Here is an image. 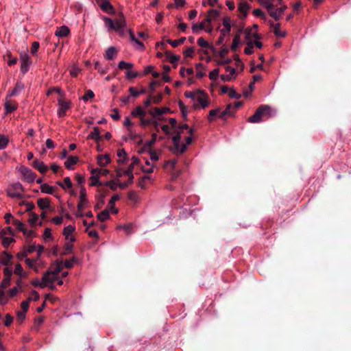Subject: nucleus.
Masks as SVG:
<instances>
[{
    "instance_id": "58836bf2",
    "label": "nucleus",
    "mask_w": 351,
    "mask_h": 351,
    "mask_svg": "<svg viewBox=\"0 0 351 351\" xmlns=\"http://www.w3.org/2000/svg\"><path fill=\"white\" fill-rule=\"evenodd\" d=\"M239 44H240V36H239V34H236L233 38L232 43L231 45L232 50L237 51Z\"/></svg>"
},
{
    "instance_id": "393cba45",
    "label": "nucleus",
    "mask_w": 351,
    "mask_h": 351,
    "mask_svg": "<svg viewBox=\"0 0 351 351\" xmlns=\"http://www.w3.org/2000/svg\"><path fill=\"white\" fill-rule=\"evenodd\" d=\"M87 138H90L95 141L96 142H98L101 138L99 128L98 127H94L93 131L91 132V133L88 136Z\"/></svg>"
},
{
    "instance_id": "c03bdc74",
    "label": "nucleus",
    "mask_w": 351,
    "mask_h": 351,
    "mask_svg": "<svg viewBox=\"0 0 351 351\" xmlns=\"http://www.w3.org/2000/svg\"><path fill=\"white\" fill-rule=\"evenodd\" d=\"M156 139H157V134L156 133H153L152 134V138L145 143V147H149V149H151L152 147L156 142Z\"/></svg>"
},
{
    "instance_id": "0eeeda50",
    "label": "nucleus",
    "mask_w": 351,
    "mask_h": 351,
    "mask_svg": "<svg viewBox=\"0 0 351 351\" xmlns=\"http://www.w3.org/2000/svg\"><path fill=\"white\" fill-rule=\"evenodd\" d=\"M115 23L117 25V32L123 36L124 34V28L126 25L125 16L123 13H119L117 19H115Z\"/></svg>"
},
{
    "instance_id": "2eb2a0df",
    "label": "nucleus",
    "mask_w": 351,
    "mask_h": 351,
    "mask_svg": "<svg viewBox=\"0 0 351 351\" xmlns=\"http://www.w3.org/2000/svg\"><path fill=\"white\" fill-rule=\"evenodd\" d=\"M25 88V85L21 82L19 81L16 82L13 90L8 95L7 97H14L20 93Z\"/></svg>"
},
{
    "instance_id": "a18cd8bd",
    "label": "nucleus",
    "mask_w": 351,
    "mask_h": 351,
    "mask_svg": "<svg viewBox=\"0 0 351 351\" xmlns=\"http://www.w3.org/2000/svg\"><path fill=\"white\" fill-rule=\"evenodd\" d=\"M2 238V245L4 247L8 248L10 243H14L16 241L14 238L12 237H1Z\"/></svg>"
},
{
    "instance_id": "c756f323",
    "label": "nucleus",
    "mask_w": 351,
    "mask_h": 351,
    "mask_svg": "<svg viewBox=\"0 0 351 351\" xmlns=\"http://www.w3.org/2000/svg\"><path fill=\"white\" fill-rule=\"evenodd\" d=\"M119 199V195H114L111 197V199L109 202L110 209L114 214H117L118 213V210L117 208H115L114 206H115V202Z\"/></svg>"
},
{
    "instance_id": "8fccbe9b",
    "label": "nucleus",
    "mask_w": 351,
    "mask_h": 351,
    "mask_svg": "<svg viewBox=\"0 0 351 351\" xmlns=\"http://www.w3.org/2000/svg\"><path fill=\"white\" fill-rule=\"evenodd\" d=\"M8 58V64L9 66H12L16 64L18 59L16 57H13L10 53L7 54Z\"/></svg>"
},
{
    "instance_id": "864d4df0",
    "label": "nucleus",
    "mask_w": 351,
    "mask_h": 351,
    "mask_svg": "<svg viewBox=\"0 0 351 351\" xmlns=\"http://www.w3.org/2000/svg\"><path fill=\"white\" fill-rule=\"evenodd\" d=\"M99 175L91 176L90 179L92 182L90 183V186H101L102 184L99 180Z\"/></svg>"
},
{
    "instance_id": "69168bd1",
    "label": "nucleus",
    "mask_w": 351,
    "mask_h": 351,
    "mask_svg": "<svg viewBox=\"0 0 351 351\" xmlns=\"http://www.w3.org/2000/svg\"><path fill=\"white\" fill-rule=\"evenodd\" d=\"M253 14L257 17L261 18L262 19L266 20V16L265 13L260 9L254 10Z\"/></svg>"
},
{
    "instance_id": "72a5a7b5",
    "label": "nucleus",
    "mask_w": 351,
    "mask_h": 351,
    "mask_svg": "<svg viewBox=\"0 0 351 351\" xmlns=\"http://www.w3.org/2000/svg\"><path fill=\"white\" fill-rule=\"evenodd\" d=\"M134 170L133 165H129L128 169L124 171V174L128 176V183H132L134 180V176L132 174V171Z\"/></svg>"
},
{
    "instance_id": "c85d7f7f",
    "label": "nucleus",
    "mask_w": 351,
    "mask_h": 351,
    "mask_svg": "<svg viewBox=\"0 0 351 351\" xmlns=\"http://www.w3.org/2000/svg\"><path fill=\"white\" fill-rule=\"evenodd\" d=\"M169 110H170V109L169 108H154V112L149 111V114L153 117H154L156 115H158V116L162 115L163 114L166 113L167 112H169Z\"/></svg>"
},
{
    "instance_id": "603ef678",
    "label": "nucleus",
    "mask_w": 351,
    "mask_h": 351,
    "mask_svg": "<svg viewBox=\"0 0 351 351\" xmlns=\"http://www.w3.org/2000/svg\"><path fill=\"white\" fill-rule=\"evenodd\" d=\"M38 219V215L34 213H30V217L28 220L31 226H34Z\"/></svg>"
},
{
    "instance_id": "aec40b11",
    "label": "nucleus",
    "mask_w": 351,
    "mask_h": 351,
    "mask_svg": "<svg viewBox=\"0 0 351 351\" xmlns=\"http://www.w3.org/2000/svg\"><path fill=\"white\" fill-rule=\"evenodd\" d=\"M97 163L101 167H105L108 163L110 162V158L109 155L106 154L104 156L103 155H98L97 156Z\"/></svg>"
},
{
    "instance_id": "052dcab7",
    "label": "nucleus",
    "mask_w": 351,
    "mask_h": 351,
    "mask_svg": "<svg viewBox=\"0 0 351 351\" xmlns=\"http://www.w3.org/2000/svg\"><path fill=\"white\" fill-rule=\"evenodd\" d=\"M152 123V119H145V117H142L141 118H140V125L142 127H146L149 125H151Z\"/></svg>"
},
{
    "instance_id": "774afa93",
    "label": "nucleus",
    "mask_w": 351,
    "mask_h": 351,
    "mask_svg": "<svg viewBox=\"0 0 351 351\" xmlns=\"http://www.w3.org/2000/svg\"><path fill=\"white\" fill-rule=\"evenodd\" d=\"M104 185L110 187L112 191H116L117 186H119V183L117 184L114 180H110L106 182Z\"/></svg>"
},
{
    "instance_id": "49530a36",
    "label": "nucleus",
    "mask_w": 351,
    "mask_h": 351,
    "mask_svg": "<svg viewBox=\"0 0 351 351\" xmlns=\"http://www.w3.org/2000/svg\"><path fill=\"white\" fill-rule=\"evenodd\" d=\"M219 112H220L219 108L210 110L208 117V121L210 122L213 121L215 119L214 117L218 114Z\"/></svg>"
},
{
    "instance_id": "5701e85b",
    "label": "nucleus",
    "mask_w": 351,
    "mask_h": 351,
    "mask_svg": "<svg viewBox=\"0 0 351 351\" xmlns=\"http://www.w3.org/2000/svg\"><path fill=\"white\" fill-rule=\"evenodd\" d=\"M17 106H18L17 103H16V102H12V101H7L5 103V112H6L7 114L12 113V112H14V110H16Z\"/></svg>"
},
{
    "instance_id": "9d476101",
    "label": "nucleus",
    "mask_w": 351,
    "mask_h": 351,
    "mask_svg": "<svg viewBox=\"0 0 351 351\" xmlns=\"http://www.w3.org/2000/svg\"><path fill=\"white\" fill-rule=\"evenodd\" d=\"M197 100L203 108L208 106V97L204 90H199L197 92Z\"/></svg>"
},
{
    "instance_id": "79ce46f5",
    "label": "nucleus",
    "mask_w": 351,
    "mask_h": 351,
    "mask_svg": "<svg viewBox=\"0 0 351 351\" xmlns=\"http://www.w3.org/2000/svg\"><path fill=\"white\" fill-rule=\"evenodd\" d=\"M244 52L247 55H250L254 53V44L252 40L247 43V47L244 49Z\"/></svg>"
},
{
    "instance_id": "5fc2aeb1",
    "label": "nucleus",
    "mask_w": 351,
    "mask_h": 351,
    "mask_svg": "<svg viewBox=\"0 0 351 351\" xmlns=\"http://www.w3.org/2000/svg\"><path fill=\"white\" fill-rule=\"evenodd\" d=\"M138 75V72L129 70L126 72L125 76L128 80H131L137 77Z\"/></svg>"
},
{
    "instance_id": "e2e57ef3",
    "label": "nucleus",
    "mask_w": 351,
    "mask_h": 351,
    "mask_svg": "<svg viewBox=\"0 0 351 351\" xmlns=\"http://www.w3.org/2000/svg\"><path fill=\"white\" fill-rule=\"evenodd\" d=\"M20 205H25L26 211L29 212L35 208V205L33 202H24L20 203Z\"/></svg>"
},
{
    "instance_id": "b1692460",
    "label": "nucleus",
    "mask_w": 351,
    "mask_h": 351,
    "mask_svg": "<svg viewBox=\"0 0 351 351\" xmlns=\"http://www.w3.org/2000/svg\"><path fill=\"white\" fill-rule=\"evenodd\" d=\"M38 206L42 209H46L49 207L50 205V199L47 197L46 198H39L37 201Z\"/></svg>"
},
{
    "instance_id": "6e6552de",
    "label": "nucleus",
    "mask_w": 351,
    "mask_h": 351,
    "mask_svg": "<svg viewBox=\"0 0 351 351\" xmlns=\"http://www.w3.org/2000/svg\"><path fill=\"white\" fill-rule=\"evenodd\" d=\"M58 275L53 274L51 271H46L42 278V284L40 285V288H43L49 283H53L58 278Z\"/></svg>"
},
{
    "instance_id": "1a4fd4ad",
    "label": "nucleus",
    "mask_w": 351,
    "mask_h": 351,
    "mask_svg": "<svg viewBox=\"0 0 351 351\" xmlns=\"http://www.w3.org/2000/svg\"><path fill=\"white\" fill-rule=\"evenodd\" d=\"M58 102L59 105L58 115L59 117H63L66 115V110L71 108V102L62 99H58Z\"/></svg>"
},
{
    "instance_id": "f3484780",
    "label": "nucleus",
    "mask_w": 351,
    "mask_h": 351,
    "mask_svg": "<svg viewBox=\"0 0 351 351\" xmlns=\"http://www.w3.org/2000/svg\"><path fill=\"white\" fill-rule=\"evenodd\" d=\"M69 34H70V29L66 25H63L60 27H57L56 32H55V35L58 37H66Z\"/></svg>"
},
{
    "instance_id": "f03ea898",
    "label": "nucleus",
    "mask_w": 351,
    "mask_h": 351,
    "mask_svg": "<svg viewBox=\"0 0 351 351\" xmlns=\"http://www.w3.org/2000/svg\"><path fill=\"white\" fill-rule=\"evenodd\" d=\"M24 189L20 182L13 184L7 191L8 195L12 198L22 199L23 195L20 191H23Z\"/></svg>"
},
{
    "instance_id": "f704fd0d",
    "label": "nucleus",
    "mask_w": 351,
    "mask_h": 351,
    "mask_svg": "<svg viewBox=\"0 0 351 351\" xmlns=\"http://www.w3.org/2000/svg\"><path fill=\"white\" fill-rule=\"evenodd\" d=\"M185 40H186V38L182 37L178 40H174L168 39V40H167V43H168L169 45H171L173 47H177L178 45L183 44Z\"/></svg>"
},
{
    "instance_id": "a878e982",
    "label": "nucleus",
    "mask_w": 351,
    "mask_h": 351,
    "mask_svg": "<svg viewBox=\"0 0 351 351\" xmlns=\"http://www.w3.org/2000/svg\"><path fill=\"white\" fill-rule=\"evenodd\" d=\"M53 268V270H50L53 274H56L58 276L60 272L63 269V263L62 261H57L54 265L51 266V268Z\"/></svg>"
},
{
    "instance_id": "dca6fc26",
    "label": "nucleus",
    "mask_w": 351,
    "mask_h": 351,
    "mask_svg": "<svg viewBox=\"0 0 351 351\" xmlns=\"http://www.w3.org/2000/svg\"><path fill=\"white\" fill-rule=\"evenodd\" d=\"M32 166L41 173H45L48 171L47 166L38 160H35L32 162Z\"/></svg>"
},
{
    "instance_id": "e433bc0d",
    "label": "nucleus",
    "mask_w": 351,
    "mask_h": 351,
    "mask_svg": "<svg viewBox=\"0 0 351 351\" xmlns=\"http://www.w3.org/2000/svg\"><path fill=\"white\" fill-rule=\"evenodd\" d=\"M104 21H105L106 25H108L110 29L117 32V25L115 21L114 22L112 19L106 16L104 17Z\"/></svg>"
},
{
    "instance_id": "7c9ffc66",
    "label": "nucleus",
    "mask_w": 351,
    "mask_h": 351,
    "mask_svg": "<svg viewBox=\"0 0 351 351\" xmlns=\"http://www.w3.org/2000/svg\"><path fill=\"white\" fill-rule=\"evenodd\" d=\"M73 252V245L71 244V243L69 241V242H66L64 245V250L62 252L60 253V256H66V255H68L71 253H72Z\"/></svg>"
},
{
    "instance_id": "473e14b6",
    "label": "nucleus",
    "mask_w": 351,
    "mask_h": 351,
    "mask_svg": "<svg viewBox=\"0 0 351 351\" xmlns=\"http://www.w3.org/2000/svg\"><path fill=\"white\" fill-rule=\"evenodd\" d=\"M40 190L42 193L52 195L53 194L55 188L48 185L47 184H43L40 186Z\"/></svg>"
},
{
    "instance_id": "4d7b16f0",
    "label": "nucleus",
    "mask_w": 351,
    "mask_h": 351,
    "mask_svg": "<svg viewBox=\"0 0 351 351\" xmlns=\"http://www.w3.org/2000/svg\"><path fill=\"white\" fill-rule=\"evenodd\" d=\"M77 262V258L73 257L71 260H66L64 263V265L66 269H71L73 266V263Z\"/></svg>"
},
{
    "instance_id": "4be33fe9",
    "label": "nucleus",
    "mask_w": 351,
    "mask_h": 351,
    "mask_svg": "<svg viewBox=\"0 0 351 351\" xmlns=\"http://www.w3.org/2000/svg\"><path fill=\"white\" fill-rule=\"evenodd\" d=\"M117 53V51L115 47H110L106 49L104 57L107 60H113Z\"/></svg>"
},
{
    "instance_id": "4c0bfd02",
    "label": "nucleus",
    "mask_w": 351,
    "mask_h": 351,
    "mask_svg": "<svg viewBox=\"0 0 351 351\" xmlns=\"http://www.w3.org/2000/svg\"><path fill=\"white\" fill-rule=\"evenodd\" d=\"M134 66V64L130 62H126L123 60L121 61L119 63L118 68L121 70L127 69L128 71L130 70Z\"/></svg>"
},
{
    "instance_id": "6e6d98bb",
    "label": "nucleus",
    "mask_w": 351,
    "mask_h": 351,
    "mask_svg": "<svg viewBox=\"0 0 351 351\" xmlns=\"http://www.w3.org/2000/svg\"><path fill=\"white\" fill-rule=\"evenodd\" d=\"M204 29V22H202L199 24H193L192 26V30L193 33L197 34L199 29Z\"/></svg>"
},
{
    "instance_id": "c9c22d12",
    "label": "nucleus",
    "mask_w": 351,
    "mask_h": 351,
    "mask_svg": "<svg viewBox=\"0 0 351 351\" xmlns=\"http://www.w3.org/2000/svg\"><path fill=\"white\" fill-rule=\"evenodd\" d=\"M110 218L109 211L107 209L104 210L97 215V219L101 221H104Z\"/></svg>"
},
{
    "instance_id": "3c124183",
    "label": "nucleus",
    "mask_w": 351,
    "mask_h": 351,
    "mask_svg": "<svg viewBox=\"0 0 351 351\" xmlns=\"http://www.w3.org/2000/svg\"><path fill=\"white\" fill-rule=\"evenodd\" d=\"M173 143V146L170 148V151L174 154L179 155L180 151V143Z\"/></svg>"
},
{
    "instance_id": "ea45409f",
    "label": "nucleus",
    "mask_w": 351,
    "mask_h": 351,
    "mask_svg": "<svg viewBox=\"0 0 351 351\" xmlns=\"http://www.w3.org/2000/svg\"><path fill=\"white\" fill-rule=\"evenodd\" d=\"M129 34L130 39L132 41H134L141 47V49H144L145 46L143 43L135 37L134 34L131 29H129Z\"/></svg>"
},
{
    "instance_id": "0e129e2a",
    "label": "nucleus",
    "mask_w": 351,
    "mask_h": 351,
    "mask_svg": "<svg viewBox=\"0 0 351 351\" xmlns=\"http://www.w3.org/2000/svg\"><path fill=\"white\" fill-rule=\"evenodd\" d=\"M25 313L23 311H19L16 312V319L19 324H21L25 318Z\"/></svg>"
},
{
    "instance_id": "2f4dec72",
    "label": "nucleus",
    "mask_w": 351,
    "mask_h": 351,
    "mask_svg": "<svg viewBox=\"0 0 351 351\" xmlns=\"http://www.w3.org/2000/svg\"><path fill=\"white\" fill-rule=\"evenodd\" d=\"M232 107V106L231 104H228L226 109L219 114V117L223 120H225L226 116L232 115V112L231 111Z\"/></svg>"
},
{
    "instance_id": "7ed1b4c3",
    "label": "nucleus",
    "mask_w": 351,
    "mask_h": 351,
    "mask_svg": "<svg viewBox=\"0 0 351 351\" xmlns=\"http://www.w3.org/2000/svg\"><path fill=\"white\" fill-rule=\"evenodd\" d=\"M88 202L86 198V189L84 186H82L80 191V200L77 204V210H78L79 213L76 215L77 217H82L84 216L82 211L84 209V208L86 206Z\"/></svg>"
},
{
    "instance_id": "f257e3e1",
    "label": "nucleus",
    "mask_w": 351,
    "mask_h": 351,
    "mask_svg": "<svg viewBox=\"0 0 351 351\" xmlns=\"http://www.w3.org/2000/svg\"><path fill=\"white\" fill-rule=\"evenodd\" d=\"M270 108L267 105L260 106L254 114L247 119V121L250 123H258L262 121V118L264 116L268 115L270 113Z\"/></svg>"
},
{
    "instance_id": "37998d69",
    "label": "nucleus",
    "mask_w": 351,
    "mask_h": 351,
    "mask_svg": "<svg viewBox=\"0 0 351 351\" xmlns=\"http://www.w3.org/2000/svg\"><path fill=\"white\" fill-rule=\"evenodd\" d=\"M16 275L21 276V277H25L27 274L23 272V269L21 264H16L14 271Z\"/></svg>"
},
{
    "instance_id": "6ab92c4d",
    "label": "nucleus",
    "mask_w": 351,
    "mask_h": 351,
    "mask_svg": "<svg viewBox=\"0 0 351 351\" xmlns=\"http://www.w3.org/2000/svg\"><path fill=\"white\" fill-rule=\"evenodd\" d=\"M79 161L77 156H70L67 158V160L64 162V166L68 169H72V166L77 164Z\"/></svg>"
},
{
    "instance_id": "20e7f679",
    "label": "nucleus",
    "mask_w": 351,
    "mask_h": 351,
    "mask_svg": "<svg viewBox=\"0 0 351 351\" xmlns=\"http://www.w3.org/2000/svg\"><path fill=\"white\" fill-rule=\"evenodd\" d=\"M223 25L224 29L221 30V35L218 38L217 44L221 45L223 43L224 37L226 34H229L231 31V19L229 16H225L223 19Z\"/></svg>"
},
{
    "instance_id": "9b49d317",
    "label": "nucleus",
    "mask_w": 351,
    "mask_h": 351,
    "mask_svg": "<svg viewBox=\"0 0 351 351\" xmlns=\"http://www.w3.org/2000/svg\"><path fill=\"white\" fill-rule=\"evenodd\" d=\"M97 4L103 11L108 14H113L114 12L112 5L108 0L99 1Z\"/></svg>"
},
{
    "instance_id": "bb28decb",
    "label": "nucleus",
    "mask_w": 351,
    "mask_h": 351,
    "mask_svg": "<svg viewBox=\"0 0 351 351\" xmlns=\"http://www.w3.org/2000/svg\"><path fill=\"white\" fill-rule=\"evenodd\" d=\"M250 8V5L247 3H241L239 5V11L243 14V18H245L247 15V12Z\"/></svg>"
},
{
    "instance_id": "423d86ee",
    "label": "nucleus",
    "mask_w": 351,
    "mask_h": 351,
    "mask_svg": "<svg viewBox=\"0 0 351 351\" xmlns=\"http://www.w3.org/2000/svg\"><path fill=\"white\" fill-rule=\"evenodd\" d=\"M20 58L21 62V71L25 74L28 71L32 60L29 56L26 53H21Z\"/></svg>"
},
{
    "instance_id": "de8ad7c7",
    "label": "nucleus",
    "mask_w": 351,
    "mask_h": 351,
    "mask_svg": "<svg viewBox=\"0 0 351 351\" xmlns=\"http://www.w3.org/2000/svg\"><path fill=\"white\" fill-rule=\"evenodd\" d=\"M197 44L202 48H211L210 45L204 39V38L200 37L197 39Z\"/></svg>"
},
{
    "instance_id": "39448f33",
    "label": "nucleus",
    "mask_w": 351,
    "mask_h": 351,
    "mask_svg": "<svg viewBox=\"0 0 351 351\" xmlns=\"http://www.w3.org/2000/svg\"><path fill=\"white\" fill-rule=\"evenodd\" d=\"M19 171L23 176V180L29 183L33 182L36 177V173L25 166H21L19 168Z\"/></svg>"
},
{
    "instance_id": "13d9d810",
    "label": "nucleus",
    "mask_w": 351,
    "mask_h": 351,
    "mask_svg": "<svg viewBox=\"0 0 351 351\" xmlns=\"http://www.w3.org/2000/svg\"><path fill=\"white\" fill-rule=\"evenodd\" d=\"M219 73V69H215L211 71L208 75L209 78L211 80H216L218 78Z\"/></svg>"
},
{
    "instance_id": "cd10ccee",
    "label": "nucleus",
    "mask_w": 351,
    "mask_h": 351,
    "mask_svg": "<svg viewBox=\"0 0 351 351\" xmlns=\"http://www.w3.org/2000/svg\"><path fill=\"white\" fill-rule=\"evenodd\" d=\"M132 116L134 117H145L146 112L143 109L141 106H137L134 110L131 112Z\"/></svg>"
},
{
    "instance_id": "680f3d73",
    "label": "nucleus",
    "mask_w": 351,
    "mask_h": 351,
    "mask_svg": "<svg viewBox=\"0 0 351 351\" xmlns=\"http://www.w3.org/2000/svg\"><path fill=\"white\" fill-rule=\"evenodd\" d=\"M95 97L94 93L91 90H88L82 97V99L84 101H88L89 99H93Z\"/></svg>"
},
{
    "instance_id": "a211bd4d",
    "label": "nucleus",
    "mask_w": 351,
    "mask_h": 351,
    "mask_svg": "<svg viewBox=\"0 0 351 351\" xmlns=\"http://www.w3.org/2000/svg\"><path fill=\"white\" fill-rule=\"evenodd\" d=\"M269 25L274 28V33L277 37L283 38L285 36V32H281L280 29V23L274 24L272 21H269Z\"/></svg>"
},
{
    "instance_id": "bf43d9fd",
    "label": "nucleus",
    "mask_w": 351,
    "mask_h": 351,
    "mask_svg": "<svg viewBox=\"0 0 351 351\" xmlns=\"http://www.w3.org/2000/svg\"><path fill=\"white\" fill-rule=\"evenodd\" d=\"M12 223L19 231H23L24 224L21 221L18 219H13Z\"/></svg>"
},
{
    "instance_id": "4468645a",
    "label": "nucleus",
    "mask_w": 351,
    "mask_h": 351,
    "mask_svg": "<svg viewBox=\"0 0 351 351\" xmlns=\"http://www.w3.org/2000/svg\"><path fill=\"white\" fill-rule=\"evenodd\" d=\"M166 59L173 64V68H176L178 66V62L179 61L180 56L171 54L169 51H165Z\"/></svg>"
},
{
    "instance_id": "f8f14e48",
    "label": "nucleus",
    "mask_w": 351,
    "mask_h": 351,
    "mask_svg": "<svg viewBox=\"0 0 351 351\" xmlns=\"http://www.w3.org/2000/svg\"><path fill=\"white\" fill-rule=\"evenodd\" d=\"M74 231L75 227L71 225L66 226L63 230V234L65 236V239L69 240L71 243L75 241V237L71 236Z\"/></svg>"
},
{
    "instance_id": "338daca9",
    "label": "nucleus",
    "mask_w": 351,
    "mask_h": 351,
    "mask_svg": "<svg viewBox=\"0 0 351 351\" xmlns=\"http://www.w3.org/2000/svg\"><path fill=\"white\" fill-rule=\"evenodd\" d=\"M10 285V278H5L0 284V289H4L9 287Z\"/></svg>"
},
{
    "instance_id": "412c9836",
    "label": "nucleus",
    "mask_w": 351,
    "mask_h": 351,
    "mask_svg": "<svg viewBox=\"0 0 351 351\" xmlns=\"http://www.w3.org/2000/svg\"><path fill=\"white\" fill-rule=\"evenodd\" d=\"M12 258L13 256L12 254L4 251L0 255V263L3 265H7Z\"/></svg>"
},
{
    "instance_id": "09e8293b",
    "label": "nucleus",
    "mask_w": 351,
    "mask_h": 351,
    "mask_svg": "<svg viewBox=\"0 0 351 351\" xmlns=\"http://www.w3.org/2000/svg\"><path fill=\"white\" fill-rule=\"evenodd\" d=\"M8 138L4 135H0V149H3L6 147L8 143Z\"/></svg>"
},
{
    "instance_id": "a19ab883",
    "label": "nucleus",
    "mask_w": 351,
    "mask_h": 351,
    "mask_svg": "<svg viewBox=\"0 0 351 351\" xmlns=\"http://www.w3.org/2000/svg\"><path fill=\"white\" fill-rule=\"evenodd\" d=\"M7 234L14 235V231L12 228L10 226L1 230V231L0 232V237H6L5 236Z\"/></svg>"
},
{
    "instance_id": "ddd939ff",
    "label": "nucleus",
    "mask_w": 351,
    "mask_h": 351,
    "mask_svg": "<svg viewBox=\"0 0 351 351\" xmlns=\"http://www.w3.org/2000/svg\"><path fill=\"white\" fill-rule=\"evenodd\" d=\"M266 10L269 16L272 17L275 21L280 20V14H278L274 3H272L271 5H268V6L266 8Z\"/></svg>"
}]
</instances>
